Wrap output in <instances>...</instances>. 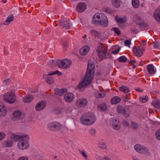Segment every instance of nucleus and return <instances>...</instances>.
<instances>
[{
	"instance_id": "bf43d9fd",
	"label": "nucleus",
	"mask_w": 160,
	"mask_h": 160,
	"mask_svg": "<svg viewBox=\"0 0 160 160\" xmlns=\"http://www.w3.org/2000/svg\"><path fill=\"white\" fill-rule=\"evenodd\" d=\"M123 125L125 126H128L129 125V123L126 121H123Z\"/></svg>"
},
{
	"instance_id": "37998d69",
	"label": "nucleus",
	"mask_w": 160,
	"mask_h": 160,
	"mask_svg": "<svg viewBox=\"0 0 160 160\" xmlns=\"http://www.w3.org/2000/svg\"><path fill=\"white\" fill-rule=\"evenodd\" d=\"M56 74L59 75H61L62 74V72H60L58 70H56L55 72L48 73V75L51 76Z\"/></svg>"
},
{
	"instance_id": "e2e57ef3",
	"label": "nucleus",
	"mask_w": 160,
	"mask_h": 160,
	"mask_svg": "<svg viewBox=\"0 0 160 160\" xmlns=\"http://www.w3.org/2000/svg\"><path fill=\"white\" fill-rule=\"evenodd\" d=\"M136 62V61L135 60H132L130 61V63H131V64H132L133 63H135Z\"/></svg>"
},
{
	"instance_id": "ddd939ff",
	"label": "nucleus",
	"mask_w": 160,
	"mask_h": 160,
	"mask_svg": "<svg viewBox=\"0 0 160 160\" xmlns=\"http://www.w3.org/2000/svg\"><path fill=\"white\" fill-rule=\"evenodd\" d=\"M23 117V115L22 113L19 111H16L13 113L12 119L13 120H18L22 119Z\"/></svg>"
},
{
	"instance_id": "338daca9",
	"label": "nucleus",
	"mask_w": 160,
	"mask_h": 160,
	"mask_svg": "<svg viewBox=\"0 0 160 160\" xmlns=\"http://www.w3.org/2000/svg\"><path fill=\"white\" fill-rule=\"evenodd\" d=\"M129 99H130V98H128L127 96H126L124 98V101L126 102V101H127Z\"/></svg>"
},
{
	"instance_id": "20e7f679",
	"label": "nucleus",
	"mask_w": 160,
	"mask_h": 160,
	"mask_svg": "<svg viewBox=\"0 0 160 160\" xmlns=\"http://www.w3.org/2000/svg\"><path fill=\"white\" fill-rule=\"evenodd\" d=\"M96 50L98 52L99 57L101 59L110 57V55L107 52V48L102 44H99Z\"/></svg>"
},
{
	"instance_id": "5701e85b",
	"label": "nucleus",
	"mask_w": 160,
	"mask_h": 160,
	"mask_svg": "<svg viewBox=\"0 0 160 160\" xmlns=\"http://www.w3.org/2000/svg\"><path fill=\"white\" fill-rule=\"evenodd\" d=\"M7 109L3 105H0V117H4L6 114Z\"/></svg>"
},
{
	"instance_id": "5fc2aeb1",
	"label": "nucleus",
	"mask_w": 160,
	"mask_h": 160,
	"mask_svg": "<svg viewBox=\"0 0 160 160\" xmlns=\"http://www.w3.org/2000/svg\"><path fill=\"white\" fill-rule=\"evenodd\" d=\"M124 44L126 46L129 48L130 47V45L131 44V42L130 40H126L125 41Z\"/></svg>"
},
{
	"instance_id": "8fccbe9b",
	"label": "nucleus",
	"mask_w": 160,
	"mask_h": 160,
	"mask_svg": "<svg viewBox=\"0 0 160 160\" xmlns=\"http://www.w3.org/2000/svg\"><path fill=\"white\" fill-rule=\"evenodd\" d=\"M155 135L157 139L160 140V129L156 132Z\"/></svg>"
},
{
	"instance_id": "7c9ffc66",
	"label": "nucleus",
	"mask_w": 160,
	"mask_h": 160,
	"mask_svg": "<svg viewBox=\"0 0 160 160\" xmlns=\"http://www.w3.org/2000/svg\"><path fill=\"white\" fill-rule=\"evenodd\" d=\"M65 69L69 68L72 64V61L69 59H64Z\"/></svg>"
},
{
	"instance_id": "f03ea898",
	"label": "nucleus",
	"mask_w": 160,
	"mask_h": 160,
	"mask_svg": "<svg viewBox=\"0 0 160 160\" xmlns=\"http://www.w3.org/2000/svg\"><path fill=\"white\" fill-rule=\"evenodd\" d=\"M96 118L92 113H86L83 114L80 118V122L82 124L86 126H90L96 121Z\"/></svg>"
},
{
	"instance_id": "9b49d317",
	"label": "nucleus",
	"mask_w": 160,
	"mask_h": 160,
	"mask_svg": "<svg viewBox=\"0 0 160 160\" xmlns=\"http://www.w3.org/2000/svg\"><path fill=\"white\" fill-rule=\"evenodd\" d=\"M108 22L107 16L105 14L102 13L98 25H101L103 27H106L108 26Z\"/></svg>"
},
{
	"instance_id": "c756f323",
	"label": "nucleus",
	"mask_w": 160,
	"mask_h": 160,
	"mask_svg": "<svg viewBox=\"0 0 160 160\" xmlns=\"http://www.w3.org/2000/svg\"><path fill=\"white\" fill-rule=\"evenodd\" d=\"M121 101V98L118 96H115L111 100V103L112 104H116L119 103Z\"/></svg>"
},
{
	"instance_id": "69168bd1",
	"label": "nucleus",
	"mask_w": 160,
	"mask_h": 160,
	"mask_svg": "<svg viewBox=\"0 0 160 160\" xmlns=\"http://www.w3.org/2000/svg\"><path fill=\"white\" fill-rule=\"evenodd\" d=\"M135 90L138 92H142V89L138 88H135Z\"/></svg>"
},
{
	"instance_id": "a211bd4d",
	"label": "nucleus",
	"mask_w": 160,
	"mask_h": 160,
	"mask_svg": "<svg viewBox=\"0 0 160 160\" xmlns=\"http://www.w3.org/2000/svg\"><path fill=\"white\" fill-rule=\"evenodd\" d=\"M90 50V48L88 46H85L80 48L79 50L80 54L82 55L87 54Z\"/></svg>"
},
{
	"instance_id": "680f3d73",
	"label": "nucleus",
	"mask_w": 160,
	"mask_h": 160,
	"mask_svg": "<svg viewBox=\"0 0 160 160\" xmlns=\"http://www.w3.org/2000/svg\"><path fill=\"white\" fill-rule=\"evenodd\" d=\"M103 159L105 160H111L110 158L107 156L105 157Z\"/></svg>"
},
{
	"instance_id": "3c124183",
	"label": "nucleus",
	"mask_w": 160,
	"mask_h": 160,
	"mask_svg": "<svg viewBox=\"0 0 160 160\" xmlns=\"http://www.w3.org/2000/svg\"><path fill=\"white\" fill-rule=\"evenodd\" d=\"M6 135L3 132H0V140H3L5 137Z\"/></svg>"
},
{
	"instance_id": "f3484780",
	"label": "nucleus",
	"mask_w": 160,
	"mask_h": 160,
	"mask_svg": "<svg viewBox=\"0 0 160 160\" xmlns=\"http://www.w3.org/2000/svg\"><path fill=\"white\" fill-rule=\"evenodd\" d=\"M147 70L149 74L151 75H153L156 72L155 68L152 64H150L147 66Z\"/></svg>"
},
{
	"instance_id": "393cba45",
	"label": "nucleus",
	"mask_w": 160,
	"mask_h": 160,
	"mask_svg": "<svg viewBox=\"0 0 160 160\" xmlns=\"http://www.w3.org/2000/svg\"><path fill=\"white\" fill-rule=\"evenodd\" d=\"M33 96L30 95H28L24 97L23 98V102L25 103H29L32 100Z\"/></svg>"
},
{
	"instance_id": "e433bc0d",
	"label": "nucleus",
	"mask_w": 160,
	"mask_h": 160,
	"mask_svg": "<svg viewBox=\"0 0 160 160\" xmlns=\"http://www.w3.org/2000/svg\"><path fill=\"white\" fill-rule=\"evenodd\" d=\"M119 89L120 91L125 93H128L129 92V89L126 86H122L120 87Z\"/></svg>"
},
{
	"instance_id": "49530a36",
	"label": "nucleus",
	"mask_w": 160,
	"mask_h": 160,
	"mask_svg": "<svg viewBox=\"0 0 160 160\" xmlns=\"http://www.w3.org/2000/svg\"><path fill=\"white\" fill-rule=\"evenodd\" d=\"M112 30H113L118 35L120 34L121 32L119 29L116 27L113 28L112 29Z\"/></svg>"
},
{
	"instance_id": "0e129e2a",
	"label": "nucleus",
	"mask_w": 160,
	"mask_h": 160,
	"mask_svg": "<svg viewBox=\"0 0 160 160\" xmlns=\"http://www.w3.org/2000/svg\"><path fill=\"white\" fill-rule=\"evenodd\" d=\"M30 91H31V92L32 93H36V92H37L38 91V89H35V90L33 91V90H30Z\"/></svg>"
},
{
	"instance_id": "13d9d810",
	"label": "nucleus",
	"mask_w": 160,
	"mask_h": 160,
	"mask_svg": "<svg viewBox=\"0 0 160 160\" xmlns=\"http://www.w3.org/2000/svg\"><path fill=\"white\" fill-rule=\"evenodd\" d=\"M153 46L155 48H158L159 47V43L158 42H155L153 44Z\"/></svg>"
},
{
	"instance_id": "39448f33",
	"label": "nucleus",
	"mask_w": 160,
	"mask_h": 160,
	"mask_svg": "<svg viewBox=\"0 0 160 160\" xmlns=\"http://www.w3.org/2000/svg\"><path fill=\"white\" fill-rule=\"evenodd\" d=\"M3 99L7 102L9 103H14L16 101V97L15 93L10 91L3 95Z\"/></svg>"
},
{
	"instance_id": "79ce46f5",
	"label": "nucleus",
	"mask_w": 160,
	"mask_h": 160,
	"mask_svg": "<svg viewBox=\"0 0 160 160\" xmlns=\"http://www.w3.org/2000/svg\"><path fill=\"white\" fill-rule=\"evenodd\" d=\"M121 49V48L119 47H118L116 48H115V50L112 51V53L115 55L118 54L119 52Z\"/></svg>"
},
{
	"instance_id": "603ef678",
	"label": "nucleus",
	"mask_w": 160,
	"mask_h": 160,
	"mask_svg": "<svg viewBox=\"0 0 160 160\" xmlns=\"http://www.w3.org/2000/svg\"><path fill=\"white\" fill-rule=\"evenodd\" d=\"M79 152L85 158V159H86L88 158V156L84 150H83L82 151H79Z\"/></svg>"
},
{
	"instance_id": "dca6fc26",
	"label": "nucleus",
	"mask_w": 160,
	"mask_h": 160,
	"mask_svg": "<svg viewBox=\"0 0 160 160\" xmlns=\"http://www.w3.org/2000/svg\"><path fill=\"white\" fill-rule=\"evenodd\" d=\"M46 102L44 101H41L39 102L36 106V110L37 111L42 110L46 107Z\"/></svg>"
},
{
	"instance_id": "a18cd8bd",
	"label": "nucleus",
	"mask_w": 160,
	"mask_h": 160,
	"mask_svg": "<svg viewBox=\"0 0 160 160\" xmlns=\"http://www.w3.org/2000/svg\"><path fill=\"white\" fill-rule=\"evenodd\" d=\"M99 148L102 149H105L107 148V146L103 142H100L99 144Z\"/></svg>"
},
{
	"instance_id": "1a4fd4ad",
	"label": "nucleus",
	"mask_w": 160,
	"mask_h": 160,
	"mask_svg": "<svg viewBox=\"0 0 160 160\" xmlns=\"http://www.w3.org/2000/svg\"><path fill=\"white\" fill-rule=\"evenodd\" d=\"M87 100L85 98L79 99L75 102V105L78 108L84 107L87 106Z\"/></svg>"
},
{
	"instance_id": "f704fd0d",
	"label": "nucleus",
	"mask_w": 160,
	"mask_h": 160,
	"mask_svg": "<svg viewBox=\"0 0 160 160\" xmlns=\"http://www.w3.org/2000/svg\"><path fill=\"white\" fill-rule=\"evenodd\" d=\"M13 142L10 140H8L4 141L3 142V146L7 147H12L13 145Z\"/></svg>"
},
{
	"instance_id": "6e6d98bb",
	"label": "nucleus",
	"mask_w": 160,
	"mask_h": 160,
	"mask_svg": "<svg viewBox=\"0 0 160 160\" xmlns=\"http://www.w3.org/2000/svg\"><path fill=\"white\" fill-rule=\"evenodd\" d=\"M17 160H28V158L26 156H21L18 158Z\"/></svg>"
},
{
	"instance_id": "a19ab883",
	"label": "nucleus",
	"mask_w": 160,
	"mask_h": 160,
	"mask_svg": "<svg viewBox=\"0 0 160 160\" xmlns=\"http://www.w3.org/2000/svg\"><path fill=\"white\" fill-rule=\"evenodd\" d=\"M118 60V62H125L127 61V59L124 56H122L119 58Z\"/></svg>"
},
{
	"instance_id": "58836bf2",
	"label": "nucleus",
	"mask_w": 160,
	"mask_h": 160,
	"mask_svg": "<svg viewBox=\"0 0 160 160\" xmlns=\"http://www.w3.org/2000/svg\"><path fill=\"white\" fill-rule=\"evenodd\" d=\"M91 35L95 37H98L100 36V33L98 31L95 30H92L90 31Z\"/></svg>"
},
{
	"instance_id": "a878e982",
	"label": "nucleus",
	"mask_w": 160,
	"mask_h": 160,
	"mask_svg": "<svg viewBox=\"0 0 160 160\" xmlns=\"http://www.w3.org/2000/svg\"><path fill=\"white\" fill-rule=\"evenodd\" d=\"M111 2L112 5L116 8L119 7L122 4L121 0H111Z\"/></svg>"
},
{
	"instance_id": "f257e3e1",
	"label": "nucleus",
	"mask_w": 160,
	"mask_h": 160,
	"mask_svg": "<svg viewBox=\"0 0 160 160\" xmlns=\"http://www.w3.org/2000/svg\"><path fill=\"white\" fill-rule=\"evenodd\" d=\"M95 64L92 61H88L87 70L82 81L78 84V87L81 88L89 85L92 82L95 73Z\"/></svg>"
},
{
	"instance_id": "2eb2a0df",
	"label": "nucleus",
	"mask_w": 160,
	"mask_h": 160,
	"mask_svg": "<svg viewBox=\"0 0 160 160\" xmlns=\"http://www.w3.org/2000/svg\"><path fill=\"white\" fill-rule=\"evenodd\" d=\"M64 98L66 102H70L74 98L75 96L73 93L71 92H68L65 94Z\"/></svg>"
},
{
	"instance_id": "864d4df0",
	"label": "nucleus",
	"mask_w": 160,
	"mask_h": 160,
	"mask_svg": "<svg viewBox=\"0 0 160 160\" xmlns=\"http://www.w3.org/2000/svg\"><path fill=\"white\" fill-rule=\"evenodd\" d=\"M132 125L133 128L135 129H137L139 127L138 125L134 122H132Z\"/></svg>"
},
{
	"instance_id": "052dcab7",
	"label": "nucleus",
	"mask_w": 160,
	"mask_h": 160,
	"mask_svg": "<svg viewBox=\"0 0 160 160\" xmlns=\"http://www.w3.org/2000/svg\"><path fill=\"white\" fill-rule=\"evenodd\" d=\"M54 63V61L52 60H51L49 61V64L50 65H52Z\"/></svg>"
},
{
	"instance_id": "c85d7f7f",
	"label": "nucleus",
	"mask_w": 160,
	"mask_h": 160,
	"mask_svg": "<svg viewBox=\"0 0 160 160\" xmlns=\"http://www.w3.org/2000/svg\"><path fill=\"white\" fill-rule=\"evenodd\" d=\"M14 19V16L12 14H10L9 15L6 19V20L4 21L3 24L4 25H8L9 24L13 21Z\"/></svg>"
},
{
	"instance_id": "4d7b16f0",
	"label": "nucleus",
	"mask_w": 160,
	"mask_h": 160,
	"mask_svg": "<svg viewBox=\"0 0 160 160\" xmlns=\"http://www.w3.org/2000/svg\"><path fill=\"white\" fill-rule=\"evenodd\" d=\"M103 10L104 11H105L108 13H112V10L109 8H103Z\"/></svg>"
},
{
	"instance_id": "aec40b11",
	"label": "nucleus",
	"mask_w": 160,
	"mask_h": 160,
	"mask_svg": "<svg viewBox=\"0 0 160 160\" xmlns=\"http://www.w3.org/2000/svg\"><path fill=\"white\" fill-rule=\"evenodd\" d=\"M112 126L113 128L115 130H118L119 129L120 126L119 121L116 119H114L112 121Z\"/></svg>"
},
{
	"instance_id": "72a5a7b5",
	"label": "nucleus",
	"mask_w": 160,
	"mask_h": 160,
	"mask_svg": "<svg viewBox=\"0 0 160 160\" xmlns=\"http://www.w3.org/2000/svg\"><path fill=\"white\" fill-rule=\"evenodd\" d=\"M107 107L105 103H102L99 105L98 107V109L100 111H104L107 108Z\"/></svg>"
},
{
	"instance_id": "6ab92c4d",
	"label": "nucleus",
	"mask_w": 160,
	"mask_h": 160,
	"mask_svg": "<svg viewBox=\"0 0 160 160\" xmlns=\"http://www.w3.org/2000/svg\"><path fill=\"white\" fill-rule=\"evenodd\" d=\"M153 17L158 22H160V6L158 7L154 12Z\"/></svg>"
},
{
	"instance_id": "4468645a",
	"label": "nucleus",
	"mask_w": 160,
	"mask_h": 160,
	"mask_svg": "<svg viewBox=\"0 0 160 160\" xmlns=\"http://www.w3.org/2000/svg\"><path fill=\"white\" fill-rule=\"evenodd\" d=\"M102 13H96L93 17L92 22L95 25H98L99 23V21L101 18Z\"/></svg>"
},
{
	"instance_id": "7ed1b4c3",
	"label": "nucleus",
	"mask_w": 160,
	"mask_h": 160,
	"mask_svg": "<svg viewBox=\"0 0 160 160\" xmlns=\"http://www.w3.org/2000/svg\"><path fill=\"white\" fill-rule=\"evenodd\" d=\"M29 140V137L28 135H23L17 143L18 148L22 150L28 148L30 146Z\"/></svg>"
},
{
	"instance_id": "423d86ee",
	"label": "nucleus",
	"mask_w": 160,
	"mask_h": 160,
	"mask_svg": "<svg viewBox=\"0 0 160 160\" xmlns=\"http://www.w3.org/2000/svg\"><path fill=\"white\" fill-rule=\"evenodd\" d=\"M48 129L52 131H58L62 128V125L57 122H51L48 125Z\"/></svg>"
},
{
	"instance_id": "412c9836",
	"label": "nucleus",
	"mask_w": 160,
	"mask_h": 160,
	"mask_svg": "<svg viewBox=\"0 0 160 160\" xmlns=\"http://www.w3.org/2000/svg\"><path fill=\"white\" fill-rule=\"evenodd\" d=\"M94 96L97 98H102L105 96V93L103 91L101 90L97 91L95 92Z\"/></svg>"
},
{
	"instance_id": "09e8293b",
	"label": "nucleus",
	"mask_w": 160,
	"mask_h": 160,
	"mask_svg": "<svg viewBox=\"0 0 160 160\" xmlns=\"http://www.w3.org/2000/svg\"><path fill=\"white\" fill-rule=\"evenodd\" d=\"M10 81V78L5 80L3 81V84L4 86L8 85L9 84Z\"/></svg>"
},
{
	"instance_id": "0eeeda50",
	"label": "nucleus",
	"mask_w": 160,
	"mask_h": 160,
	"mask_svg": "<svg viewBox=\"0 0 160 160\" xmlns=\"http://www.w3.org/2000/svg\"><path fill=\"white\" fill-rule=\"evenodd\" d=\"M117 111L118 113L123 114L126 117L129 116L130 113V111L129 109L125 108L121 105H118L117 106Z\"/></svg>"
},
{
	"instance_id": "9d476101",
	"label": "nucleus",
	"mask_w": 160,
	"mask_h": 160,
	"mask_svg": "<svg viewBox=\"0 0 160 160\" xmlns=\"http://www.w3.org/2000/svg\"><path fill=\"white\" fill-rule=\"evenodd\" d=\"M144 49V48L142 46H135L133 48L134 54L136 56L140 57L142 55Z\"/></svg>"
},
{
	"instance_id": "2f4dec72",
	"label": "nucleus",
	"mask_w": 160,
	"mask_h": 160,
	"mask_svg": "<svg viewBox=\"0 0 160 160\" xmlns=\"http://www.w3.org/2000/svg\"><path fill=\"white\" fill-rule=\"evenodd\" d=\"M115 19L116 21L118 23H123L125 22L126 21V18L124 17L121 18L116 16L115 17Z\"/></svg>"
},
{
	"instance_id": "f8f14e48",
	"label": "nucleus",
	"mask_w": 160,
	"mask_h": 160,
	"mask_svg": "<svg viewBox=\"0 0 160 160\" xmlns=\"http://www.w3.org/2000/svg\"><path fill=\"white\" fill-rule=\"evenodd\" d=\"M87 5L83 2L78 3L76 7V10L79 12H84L86 8Z\"/></svg>"
},
{
	"instance_id": "473e14b6",
	"label": "nucleus",
	"mask_w": 160,
	"mask_h": 160,
	"mask_svg": "<svg viewBox=\"0 0 160 160\" xmlns=\"http://www.w3.org/2000/svg\"><path fill=\"white\" fill-rule=\"evenodd\" d=\"M57 66L60 68L65 69L64 59L62 60H58L57 61Z\"/></svg>"
},
{
	"instance_id": "c03bdc74",
	"label": "nucleus",
	"mask_w": 160,
	"mask_h": 160,
	"mask_svg": "<svg viewBox=\"0 0 160 160\" xmlns=\"http://www.w3.org/2000/svg\"><path fill=\"white\" fill-rule=\"evenodd\" d=\"M89 132L91 135L92 136H94L96 134V130L94 128H91L89 129Z\"/></svg>"
},
{
	"instance_id": "bb28decb",
	"label": "nucleus",
	"mask_w": 160,
	"mask_h": 160,
	"mask_svg": "<svg viewBox=\"0 0 160 160\" xmlns=\"http://www.w3.org/2000/svg\"><path fill=\"white\" fill-rule=\"evenodd\" d=\"M134 21L136 24L139 25L142 24L144 22L143 19L138 16L134 17Z\"/></svg>"
},
{
	"instance_id": "b1692460",
	"label": "nucleus",
	"mask_w": 160,
	"mask_h": 160,
	"mask_svg": "<svg viewBox=\"0 0 160 160\" xmlns=\"http://www.w3.org/2000/svg\"><path fill=\"white\" fill-rule=\"evenodd\" d=\"M22 135H18L14 134H12L10 137V140L13 142H18Z\"/></svg>"
},
{
	"instance_id": "774afa93",
	"label": "nucleus",
	"mask_w": 160,
	"mask_h": 160,
	"mask_svg": "<svg viewBox=\"0 0 160 160\" xmlns=\"http://www.w3.org/2000/svg\"><path fill=\"white\" fill-rule=\"evenodd\" d=\"M132 158H133V160H140L139 159H138V158H137L135 156H133Z\"/></svg>"
},
{
	"instance_id": "6e6552de",
	"label": "nucleus",
	"mask_w": 160,
	"mask_h": 160,
	"mask_svg": "<svg viewBox=\"0 0 160 160\" xmlns=\"http://www.w3.org/2000/svg\"><path fill=\"white\" fill-rule=\"evenodd\" d=\"M135 150L138 152L145 154L148 152V150L146 147L140 144H137L134 146Z\"/></svg>"
},
{
	"instance_id": "de8ad7c7",
	"label": "nucleus",
	"mask_w": 160,
	"mask_h": 160,
	"mask_svg": "<svg viewBox=\"0 0 160 160\" xmlns=\"http://www.w3.org/2000/svg\"><path fill=\"white\" fill-rule=\"evenodd\" d=\"M148 99V97L146 96L140 98V101L142 102H146L147 101Z\"/></svg>"
},
{
	"instance_id": "c9c22d12",
	"label": "nucleus",
	"mask_w": 160,
	"mask_h": 160,
	"mask_svg": "<svg viewBox=\"0 0 160 160\" xmlns=\"http://www.w3.org/2000/svg\"><path fill=\"white\" fill-rule=\"evenodd\" d=\"M152 105L157 109L160 108V102L159 100H156L152 101Z\"/></svg>"
},
{
	"instance_id": "ea45409f",
	"label": "nucleus",
	"mask_w": 160,
	"mask_h": 160,
	"mask_svg": "<svg viewBox=\"0 0 160 160\" xmlns=\"http://www.w3.org/2000/svg\"><path fill=\"white\" fill-rule=\"evenodd\" d=\"M46 82L49 84H51L54 82V80L52 77H48L46 78Z\"/></svg>"
},
{
	"instance_id": "4be33fe9",
	"label": "nucleus",
	"mask_w": 160,
	"mask_h": 160,
	"mask_svg": "<svg viewBox=\"0 0 160 160\" xmlns=\"http://www.w3.org/2000/svg\"><path fill=\"white\" fill-rule=\"evenodd\" d=\"M67 91L66 88H62L59 89L58 88H56L54 89V93L55 94L58 95L60 96H62L65 92Z\"/></svg>"
},
{
	"instance_id": "cd10ccee",
	"label": "nucleus",
	"mask_w": 160,
	"mask_h": 160,
	"mask_svg": "<svg viewBox=\"0 0 160 160\" xmlns=\"http://www.w3.org/2000/svg\"><path fill=\"white\" fill-rule=\"evenodd\" d=\"M62 25L66 28V29H68L71 26L72 24L70 22L69 19H68L66 21H62Z\"/></svg>"
},
{
	"instance_id": "4c0bfd02",
	"label": "nucleus",
	"mask_w": 160,
	"mask_h": 160,
	"mask_svg": "<svg viewBox=\"0 0 160 160\" xmlns=\"http://www.w3.org/2000/svg\"><path fill=\"white\" fill-rule=\"evenodd\" d=\"M132 4L133 7L135 8H138L140 5L139 0H132Z\"/></svg>"
}]
</instances>
